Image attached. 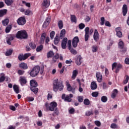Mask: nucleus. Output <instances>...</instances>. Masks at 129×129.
I'll list each match as a JSON object with an SVG mask.
<instances>
[{"label": "nucleus", "instance_id": "f257e3e1", "mask_svg": "<svg viewBox=\"0 0 129 129\" xmlns=\"http://www.w3.org/2000/svg\"><path fill=\"white\" fill-rule=\"evenodd\" d=\"M44 65L41 66V69L38 66L35 67L32 69L29 73L30 76H31V77H36V76L39 74V72L40 74H43V72H44Z\"/></svg>", "mask_w": 129, "mask_h": 129}, {"label": "nucleus", "instance_id": "f03ea898", "mask_svg": "<svg viewBox=\"0 0 129 129\" xmlns=\"http://www.w3.org/2000/svg\"><path fill=\"white\" fill-rule=\"evenodd\" d=\"M53 90L55 92H57L58 90L61 91L64 88V86L61 81H59L58 79H55L53 82Z\"/></svg>", "mask_w": 129, "mask_h": 129}, {"label": "nucleus", "instance_id": "7ed1b4c3", "mask_svg": "<svg viewBox=\"0 0 129 129\" xmlns=\"http://www.w3.org/2000/svg\"><path fill=\"white\" fill-rule=\"evenodd\" d=\"M44 106L45 107L47 110H50V111H54L56 108H57V103L56 102H51L50 104L46 102Z\"/></svg>", "mask_w": 129, "mask_h": 129}, {"label": "nucleus", "instance_id": "20e7f679", "mask_svg": "<svg viewBox=\"0 0 129 129\" xmlns=\"http://www.w3.org/2000/svg\"><path fill=\"white\" fill-rule=\"evenodd\" d=\"M16 37L18 39H27L28 33H27V31L25 30L19 31L17 33Z\"/></svg>", "mask_w": 129, "mask_h": 129}, {"label": "nucleus", "instance_id": "39448f33", "mask_svg": "<svg viewBox=\"0 0 129 129\" xmlns=\"http://www.w3.org/2000/svg\"><path fill=\"white\" fill-rule=\"evenodd\" d=\"M30 89L34 93H37L38 92V88H36L38 86V83L35 80H31L30 82Z\"/></svg>", "mask_w": 129, "mask_h": 129}, {"label": "nucleus", "instance_id": "423d86ee", "mask_svg": "<svg viewBox=\"0 0 129 129\" xmlns=\"http://www.w3.org/2000/svg\"><path fill=\"white\" fill-rule=\"evenodd\" d=\"M115 68V73H118V71H119V70L122 68V66L120 63L117 64L116 62H114L112 64V70L113 71Z\"/></svg>", "mask_w": 129, "mask_h": 129}, {"label": "nucleus", "instance_id": "0eeeda50", "mask_svg": "<svg viewBox=\"0 0 129 129\" xmlns=\"http://www.w3.org/2000/svg\"><path fill=\"white\" fill-rule=\"evenodd\" d=\"M30 56H31V54L30 53H26L24 55L20 54L18 56V59L20 61L25 60L26 59H28V57H30Z\"/></svg>", "mask_w": 129, "mask_h": 129}, {"label": "nucleus", "instance_id": "6e6552de", "mask_svg": "<svg viewBox=\"0 0 129 129\" xmlns=\"http://www.w3.org/2000/svg\"><path fill=\"white\" fill-rule=\"evenodd\" d=\"M15 39V35L13 34H10L7 37V42L8 45H12V41Z\"/></svg>", "mask_w": 129, "mask_h": 129}, {"label": "nucleus", "instance_id": "1a4fd4ad", "mask_svg": "<svg viewBox=\"0 0 129 129\" xmlns=\"http://www.w3.org/2000/svg\"><path fill=\"white\" fill-rule=\"evenodd\" d=\"M17 24L20 26H24L26 24V18L25 17H20L17 20Z\"/></svg>", "mask_w": 129, "mask_h": 129}, {"label": "nucleus", "instance_id": "9d476101", "mask_svg": "<svg viewBox=\"0 0 129 129\" xmlns=\"http://www.w3.org/2000/svg\"><path fill=\"white\" fill-rule=\"evenodd\" d=\"M66 83L67 87V90L72 91V93H75V88H73L71 87V85L69 83V81H67Z\"/></svg>", "mask_w": 129, "mask_h": 129}, {"label": "nucleus", "instance_id": "9b49d317", "mask_svg": "<svg viewBox=\"0 0 129 129\" xmlns=\"http://www.w3.org/2000/svg\"><path fill=\"white\" fill-rule=\"evenodd\" d=\"M79 43V38L78 36H76L74 38L72 41V45L74 48L77 47V44Z\"/></svg>", "mask_w": 129, "mask_h": 129}, {"label": "nucleus", "instance_id": "f8f14e48", "mask_svg": "<svg viewBox=\"0 0 129 129\" xmlns=\"http://www.w3.org/2000/svg\"><path fill=\"white\" fill-rule=\"evenodd\" d=\"M85 41L87 42L89 39V27H86L85 29Z\"/></svg>", "mask_w": 129, "mask_h": 129}, {"label": "nucleus", "instance_id": "ddd939ff", "mask_svg": "<svg viewBox=\"0 0 129 129\" xmlns=\"http://www.w3.org/2000/svg\"><path fill=\"white\" fill-rule=\"evenodd\" d=\"M83 62V58H82V56L81 55H78L77 57V59L76 60V63L77 65H78V66L81 65V63Z\"/></svg>", "mask_w": 129, "mask_h": 129}, {"label": "nucleus", "instance_id": "4468645a", "mask_svg": "<svg viewBox=\"0 0 129 129\" xmlns=\"http://www.w3.org/2000/svg\"><path fill=\"white\" fill-rule=\"evenodd\" d=\"M93 38L95 42H98V40H99V33H98V31L96 29L94 31Z\"/></svg>", "mask_w": 129, "mask_h": 129}, {"label": "nucleus", "instance_id": "2eb2a0df", "mask_svg": "<svg viewBox=\"0 0 129 129\" xmlns=\"http://www.w3.org/2000/svg\"><path fill=\"white\" fill-rule=\"evenodd\" d=\"M67 41H68V39L67 38L65 37L64 38L61 42V47L62 49H66L67 48Z\"/></svg>", "mask_w": 129, "mask_h": 129}, {"label": "nucleus", "instance_id": "dca6fc26", "mask_svg": "<svg viewBox=\"0 0 129 129\" xmlns=\"http://www.w3.org/2000/svg\"><path fill=\"white\" fill-rule=\"evenodd\" d=\"M19 81L22 86H24L27 83V79L25 77H21Z\"/></svg>", "mask_w": 129, "mask_h": 129}, {"label": "nucleus", "instance_id": "f3484780", "mask_svg": "<svg viewBox=\"0 0 129 129\" xmlns=\"http://www.w3.org/2000/svg\"><path fill=\"white\" fill-rule=\"evenodd\" d=\"M96 77L98 82H101L102 81V75L99 72H97L96 74Z\"/></svg>", "mask_w": 129, "mask_h": 129}, {"label": "nucleus", "instance_id": "a211bd4d", "mask_svg": "<svg viewBox=\"0 0 129 129\" xmlns=\"http://www.w3.org/2000/svg\"><path fill=\"white\" fill-rule=\"evenodd\" d=\"M73 97V95L70 94L69 95H67L64 98V101H67L68 102H71L72 101V98Z\"/></svg>", "mask_w": 129, "mask_h": 129}, {"label": "nucleus", "instance_id": "6ab92c4d", "mask_svg": "<svg viewBox=\"0 0 129 129\" xmlns=\"http://www.w3.org/2000/svg\"><path fill=\"white\" fill-rule=\"evenodd\" d=\"M51 21V18L50 17H48L46 20L44 21L43 25V28H46L47 26L49 25V24H50V22Z\"/></svg>", "mask_w": 129, "mask_h": 129}, {"label": "nucleus", "instance_id": "aec40b11", "mask_svg": "<svg viewBox=\"0 0 129 129\" xmlns=\"http://www.w3.org/2000/svg\"><path fill=\"white\" fill-rule=\"evenodd\" d=\"M116 35L118 38H121L122 37V33L120 31V27H117L115 29Z\"/></svg>", "mask_w": 129, "mask_h": 129}, {"label": "nucleus", "instance_id": "412c9836", "mask_svg": "<svg viewBox=\"0 0 129 129\" xmlns=\"http://www.w3.org/2000/svg\"><path fill=\"white\" fill-rule=\"evenodd\" d=\"M122 13L123 16L125 17L127 14V6L126 5H124L122 7Z\"/></svg>", "mask_w": 129, "mask_h": 129}, {"label": "nucleus", "instance_id": "4be33fe9", "mask_svg": "<svg viewBox=\"0 0 129 129\" xmlns=\"http://www.w3.org/2000/svg\"><path fill=\"white\" fill-rule=\"evenodd\" d=\"M42 6L44 8H47L50 6V2H48V0H43V2L42 3Z\"/></svg>", "mask_w": 129, "mask_h": 129}, {"label": "nucleus", "instance_id": "5701e85b", "mask_svg": "<svg viewBox=\"0 0 129 129\" xmlns=\"http://www.w3.org/2000/svg\"><path fill=\"white\" fill-rule=\"evenodd\" d=\"M19 67L20 68H22V69H24V70H26V69H28V65H27V63L25 62H22L19 64Z\"/></svg>", "mask_w": 129, "mask_h": 129}, {"label": "nucleus", "instance_id": "b1692460", "mask_svg": "<svg viewBox=\"0 0 129 129\" xmlns=\"http://www.w3.org/2000/svg\"><path fill=\"white\" fill-rule=\"evenodd\" d=\"M97 88V84L95 82H92L91 84V89L92 90H95Z\"/></svg>", "mask_w": 129, "mask_h": 129}, {"label": "nucleus", "instance_id": "393cba45", "mask_svg": "<svg viewBox=\"0 0 129 129\" xmlns=\"http://www.w3.org/2000/svg\"><path fill=\"white\" fill-rule=\"evenodd\" d=\"M45 39H46V33H42L40 38V44H44Z\"/></svg>", "mask_w": 129, "mask_h": 129}, {"label": "nucleus", "instance_id": "a878e982", "mask_svg": "<svg viewBox=\"0 0 129 129\" xmlns=\"http://www.w3.org/2000/svg\"><path fill=\"white\" fill-rule=\"evenodd\" d=\"M78 75V71L77 70H74L73 71V75L72 76V79H75L76 78V76Z\"/></svg>", "mask_w": 129, "mask_h": 129}, {"label": "nucleus", "instance_id": "bb28decb", "mask_svg": "<svg viewBox=\"0 0 129 129\" xmlns=\"http://www.w3.org/2000/svg\"><path fill=\"white\" fill-rule=\"evenodd\" d=\"M7 12H8V10H7V9L0 10V18L2 17H4L5 15H6Z\"/></svg>", "mask_w": 129, "mask_h": 129}, {"label": "nucleus", "instance_id": "cd10ccee", "mask_svg": "<svg viewBox=\"0 0 129 129\" xmlns=\"http://www.w3.org/2000/svg\"><path fill=\"white\" fill-rule=\"evenodd\" d=\"M65 34H66V30H65V29H62L60 31V39H63V38H64V37H65Z\"/></svg>", "mask_w": 129, "mask_h": 129}, {"label": "nucleus", "instance_id": "c85d7f7f", "mask_svg": "<svg viewBox=\"0 0 129 129\" xmlns=\"http://www.w3.org/2000/svg\"><path fill=\"white\" fill-rule=\"evenodd\" d=\"M12 28H13V25H10L7 26L6 30H5L6 33H10V32H11V30H12Z\"/></svg>", "mask_w": 129, "mask_h": 129}, {"label": "nucleus", "instance_id": "c756f323", "mask_svg": "<svg viewBox=\"0 0 129 129\" xmlns=\"http://www.w3.org/2000/svg\"><path fill=\"white\" fill-rule=\"evenodd\" d=\"M9 22H10V20H9V19H6L2 21V24L3 26H8V25H9Z\"/></svg>", "mask_w": 129, "mask_h": 129}, {"label": "nucleus", "instance_id": "7c9ffc66", "mask_svg": "<svg viewBox=\"0 0 129 129\" xmlns=\"http://www.w3.org/2000/svg\"><path fill=\"white\" fill-rule=\"evenodd\" d=\"M60 41V37L59 36H56L54 38V44L55 45H58V43Z\"/></svg>", "mask_w": 129, "mask_h": 129}, {"label": "nucleus", "instance_id": "2f4dec72", "mask_svg": "<svg viewBox=\"0 0 129 129\" xmlns=\"http://www.w3.org/2000/svg\"><path fill=\"white\" fill-rule=\"evenodd\" d=\"M5 3L7 6H11L14 3V1L13 0H5Z\"/></svg>", "mask_w": 129, "mask_h": 129}, {"label": "nucleus", "instance_id": "473e14b6", "mask_svg": "<svg viewBox=\"0 0 129 129\" xmlns=\"http://www.w3.org/2000/svg\"><path fill=\"white\" fill-rule=\"evenodd\" d=\"M58 28L60 29H63V21H62L61 20H59L58 22Z\"/></svg>", "mask_w": 129, "mask_h": 129}, {"label": "nucleus", "instance_id": "72a5a7b5", "mask_svg": "<svg viewBox=\"0 0 129 129\" xmlns=\"http://www.w3.org/2000/svg\"><path fill=\"white\" fill-rule=\"evenodd\" d=\"M117 94V90L114 89L113 91L112 95H111L112 98H115V96H116Z\"/></svg>", "mask_w": 129, "mask_h": 129}, {"label": "nucleus", "instance_id": "f704fd0d", "mask_svg": "<svg viewBox=\"0 0 129 129\" xmlns=\"http://www.w3.org/2000/svg\"><path fill=\"white\" fill-rule=\"evenodd\" d=\"M13 89L16 93L18 94V93H19V87H18L17 85H14L13 86Z\"/></svg>", "mask_w": 129, "mask_h": 129}, {"label": "nucleus", "instance_id": "c9c22d12", "mask_svg": "<svg viewBox=\"0 0 129 129\" xmlns=\"http://www.w3.org/2000/svg\"><path fill=\"white\" fill-rule=\"evenodd\" d=\"M101 100L102 102H106V101H107V97H106V96H102L101 98Z\"/></svg>", "mask_w": 129, "mask_h": 129}, {"label": "nucleus", "instance_id": "e433bc0d", "mask_svg": "<svg viewBox=\"0 0 129 129\" xmlns=\"http://www.w3.org/2000/svg\"><path fill=\"white\" fill-rule=\"evenodd\" d=\"M47 58H51L54 56V52L52 51H50L49 52H48L47 54Z\"/></svg>", "mask_w": 129, "mask_h": 129}, {"label": "nucleus", "instance_id": "4c0bfd02", "mask_svg": "<svg viewBox=\"0 0 129 129\" xmlns=\"http://www.w3.org/2000/svg\"><path fill=\"white\" fill-rule=\"evenodd\" d=\"M123 46H124L123 42H122V41H121V40H120V41L118 43V47L120 49H123Z\"/></svg>", "mask_w": 129, "mask_h": 129}, {"label": "nucleus", "instance_id": "58836bf2", "mask_svg": "<svg viewBox=\"0 0 129 129\" xmlns=\"http://www.w3.org/2000/svg\"><path fill=\"white\" fill-rule=\"evenodd\" d=\"M1 77L0 78V82H4L5 80H6V77H5V74H1Z\"/></svg>", "mask_w": 129, "mask_h": 129}, {"label": "nucleus", "instance_id": "ea45409f", "mask_svg": "<svg viewBox=\"0 0 129 129\" xmlns=\"http://www.w3.org/2000/svg\"><path fill=\"white\" fill-rule=\"evenodd\" d=\"M71 20L72 23H76V17L75 15H71Z\"/></svg>", "mask_w": 129, "mask_h": 129}, {"label": "nucleus", "instance_id": "a19ab883", "mask_svg": "<svg viewBox=\"0 0 129 129\" xmlns=\"http://www.w3.org/2000/svg\"><path fill=\"white\" fill-rule=\"evenodd\" d=\"M70 51L71 52L72 54H74V55H76L77 54V51H76L74 49H73L72 47H71L70 48H69Z\"/></svg>", "mask_w": 129, "mask_h": 129}, {"label": "nucleus", "instance_id": "79ce46f5", "mask_svg": "<svg viewBox=\"0 0 129 129\" xmlns=\"http://www.w3.org/2000/svg\"><path fill=\"white\" fill-rule=\"evenodd\" d=\"M43 47L42 45H39L36 48V51L37 52H40V51H42L43 50Z\"/></svg>", "mask_w": 129, "mask_h": 129}, {"label": "nucleus", "instance_id": "37998d69", "mask_svg": "<svg viewBox=\"0 0 129 129\" xmlns=\"http://www.w3.org/2000/svg\"><path fill=\"white\" fill-rule=\"evenodd\" d=\"M12 54H13V50L10 49L6 52V56H11Z\"/></svg>", "mask_w": 129, "mask_h": 129}, {"label": "nucleus", "instance_id": "c03bdc74", "mask_svg": "<svg viewBox=\"0 0 129 129\" xmlns=\"http://www.w3.org/2000/svg\"><path fill=\"white\" fill-rule=\"evenodd\" d=\"M100 21H101L100 25L103 26V25H104V22H105V19L104 18V17H101Z\"/></svg>", "mask_w": 129, "mask_h": 129}, {"label": "nucleus", "instance_id": "a18cd8bd", "mask_svg": "<svg viewBox=\"0 0 129 129\" xmlns=\"http://www.w3.org/2000/svg\"><path fill=\"white\" fill-rule=\"evenodd\" d=\"M99 94V93H98V92H93V93H92V96H93V97H97Z\"/></svg>", "mask_w": 129, "mask_h": 129}, {"label": "nucleus", "instance_id": "49530a36", "mask_svg": "<svg viewBox=\"0 0 129 129\" xmlns=\"http://www.w3.org/2000/svg\"><path fill=\"white\" fill-rule=\"evenodd\" d=\"M84 103L85 105H89V104H90V102L88 99H85L84 101Z\"/></svg>", "mask_w": 129, "mask_h": 129}, {"label": "nucleus", "instance_id": "de8ad7c7", "mask_svg": "<svg viewBox=\"0 0 129 129\" xmlns=\"http://www.w3.org/2000/svg\"><path fill=\"white\" fill-rule=\"evenodd\" d=\"M79 28L80 30H83L85 28V25L83 23H81L79 25Z\"/></svg>", "mask_w": 129, "mask_h": 129}, {"label": "nucleus", "instance_id": "09e8293b", "mask_svg": "<svg viewBox=\"0 0 129 129\" xmlns=\"http://www.w3.org/2000/svg\"><path fill=\"white\" fill-rule=\"evenodd\" d=\"M97 51V46L93 45L92 47V52L93 53H96Z\"/></svg>", "mask_w": 129, "mask_h": 129}, {"label": "nucleus", "instance_id": "8fccbe9b", "mask_svg": "<svg viewBox=\"0 0 129 129\" xmlns=\"http://www.w3.org/2000/svg\"><path fill=\"white\" fill-rule=\"evenodd\" d=\"M29 46L30 47H31L32 49H36V44L35 43L31 42L29 44Z\"/></svg>", "mask_w": 129, "mask_h": 129}, {"label": "nucleus", "instance_id": "3c124183", "mask_svg": "<svg viewBox=\"0 0 129 129\" xmlns=\"http://www.w3.org/2000/svg\"><path fill=\"white\" fill-rule=\"evenodd\" d=\"M22 4H23V5H25V6H26V7H28V8L31 7V4L29 3L26 2V1H22Z\"/></svg>", "mask_w": 129, "mask_h": 129}, {"label": "nucleus", "instance_id": "603ef678", "mask_svg": "<svg viewBox=\"0 0 129 129\" xmlns=\"http://www.w3.org/2000/svg\"><path fill=\"white\" fill-rule=\"evenodd\" d=\"M93 113V111H88L86 112V115L87 116H89L90 115H91V114H92Z\"/></svg>", "mask_w": 129, "mask_h": 129}, {"label": "nucleus", "instance_id": "864d4df0", "mask_svg": "<svg viewBox=\"0 0 129 129\" xmlns=\"http://www.w3.org/2000/svg\"><path fill=\"white\" fill-rule=\"evenodd\" d=\"M110 127L111 128H117V127H118V126H117V125L115 123H112L111 124Z\"/></svg>", "mask_w": 129, "mask_h": 129}, {"label": "nucleus", "instance_id": "5fc2aeb1", "mask_svg": "<svg viewBox=\"0 0 129 129\" xmlns=\"http://www.w3.org/2000/svg\"><path fill=\"white\" fill-rule=\"evenodd\" d=\"M54 36H55V32L52 31L50 34V37L51 40H53Z\"/></svg>", "mask_w": 129, "mask_h": 129}, {"label": "nucleus", "instance_id": "6e6d98bb", "mask_svg": "<svg viewBox=\"0 0 129 129\" xmlns=\"http://www.w3.org/2000/svg\"><path fill=\"white\" fill-rule=\"evenodd\" d=\"M95 124L97 126H100V125H101V122L98 120L95 121Z\"/></svg>", "mask_w": 129, "mask_h": 129}, {"label": "nucleus", "instance_id": "4d7b16f0", "mask_svg": "<svg viewBox=\"0 0 129 129\" xmlns=\"http://www.w3.org/2000/svg\"><path fill=\"white\" fill-rule=\"evenodd\" d=\"M25 73V71L19 70L18 71V74L19 75H23V74Z\"/></svg>", "mask_w": 129, "mask_h": 129}, {"label": "nucleus", "instance_id": "13d9d810", "mask_svg": "<svg viewBox=\"0 0 129 129\" xmlns=\"http://www.w3.org/2000/svg\"><path fill=\"white\" fill-rule=\"evenodd\" d=\"M78 100L79 102H82V101H83V97L82 96L78 97Z\"/></svg>", "mask_w": 129, "mask_h": 129}, {"label": "nucleus", "instance_id": "bf43d9fd", "mask_svg": "<svg viewBox=\"0 0 129 129\" xmlns=\"http://www.w3.org/2000/svg\"><path fill=\"white\" fill-rule=\"evenodd\" d=\"M128 79H129L128 76H126V78H125V80L123 82L124 84H126V83H127V82H128Z\"/></svg>", "mask_w": 129, "mask_h": 129}, {"label": "nucleus", "instance_id": "052dcab7", "mask_svg": "<svg viewBox=\"0 0 129 129\" xmlns=\"http://www.w3.org/2000/svg\"><path fill=\"white\" fill-rule=\"evenodd\" d=\"M31 13L32 12L30 11V10H27L25 12V15H26V16H29Z\"/></svg>", "mask_w": 129, "mask_h": 129}, {"label": "nucleus", "instance_id": "680f3d73", "mask_svg": "<svg viewBox=\"0 0 129 129\" xmlns=\"http://www.w3.org/2000/svg\"><path fill=\"white\" fill-rule=\"evenodd\" d=\"M74 111H75V110L74 109V108H71L69 110V112L71 114H72V113H74Z\"/></svg>", "mask_w": 129, "mask_h": 129}, {"label": "nucleus", "instance_id": "e2e57ef3", "mask_svg": "<svg viewBox=\"0 0 129 129\" xmlns=\"http://www.w3.org/2000/svg\"><path fill=\"white\" fill-rule=\"evenodd\" d=\"M68 46L69 49H70L71 48V40H69L68 42Z\"/></svg>", "mask_w": 129, "mask_h": 129}, {"label": "nucleus", "instance_id": "0e129e2a", "mask_svg": "<svg viewBox=\"0 0 129 129\" xmlns=\"http://www.w3.org/2000/svg\"><path fill=\"white\" fill-rule=\"evenodd\" d=\"M52 98V93H49L47 95V99H51Z\"/></svg>", "mask_w": 129, "mask_h": 129}, {"label": "nucleus", "instance_id": "69168bd1", "mask_svg": "<svg viewBox=\"0 0 129 129\" xmlns=\"http://www.w3.org/2000/svg\"><path fill=\"white\" fill-rule=\"evenodd\" d=\"M105 26H106L107 27H110L111 25L109 21H106L105 22Z\"/></svg>", "mask_w": 129, "mask_h": 129}, {"label": "nucleus", "instance_id": "338daca9", "mask_svg": "<svg viewBox=\"0 0 129 129\" xmlns=\"http://www.w3.org/2000/svg\"><path fill=\"white\" fill-rule=\"evenodd\" d=\"M5 7V3L3 2H0V9L4 8Z\"/></svg>", "mask_w": 129, "mask_h": 129}, {"label": "nucleus", "instance_id": "774afa93", "mask_svg": "<svg viewBox=\"0 0 129 129\" xmlns=\"http://www.w3.org/2000/svg\"><path fill=\"white\" fill-rule=\"evenodd\" d=\"M125 64H129V58H126L125 59Z\"/></svg>", "mask_w": 129, "mask_h": 129}]
</instances>
